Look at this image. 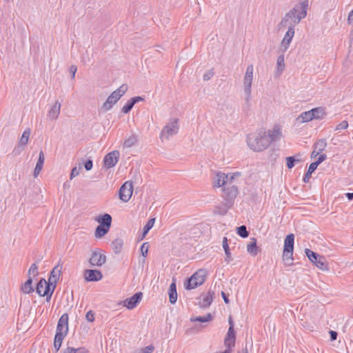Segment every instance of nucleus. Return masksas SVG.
Returning <instances> with one entry per match:
<instances>
[{"mask_svg":"<svg viewBox=\"0 0 353 353\" xmlns=\"http://www.w3.org/2000/svg\"><path fill=\"white\" fill-rule=\"evenodd\" d=\"M348 128V123L347 121H343L339 125H336L335 130H345Z\"/></svg>","mask_w":353,"mask_h":353,"instance_id":"a18cd8bd","label":"nucleus"},{"mask_svg":"<svg viewBox=\"0 0 353 353\" xmlns=\"http://www.w3.org/2000/svg\"><path fill=\"white\" fill-rule=\"evenodd\" d=\"M307 8L308 0H304L296 5L294 8L285 14L279 26L294 29V27L299 23L301 20L306 17Z\"/></svg>","mask_w":353,"mask_h":353,"instance_id":"7ed1b4c3","label":"nucleus"},{"mask_svg":"<svg viewBox=\"0 0 353 353\" xmlns=\"http://www.w3.org/2000/svg\"><path fill=\"white\" fill-rule=\"evenodd\" d=\"M96 221L102 227L105 226L108 228H110L112 223V216L109 214H104L103 215L99 216L96 219Z\"/></svg>","mask_w":353,"mask_h":353,"instance_id":"5701e85b","label":"nucleus"},{"mask_svg":"<svg viewBox=\"0 0 353 353\" xmlns=\"http://www.w3.org/2000/svg\"><path fill=\"white\" fill-rule=\"evenodd\" d=\"M228 183V174H225L222 172L216 173L214 181V185L216 187H221L227 186Z\"/></svg>","mask_w":353,"mask_h":353,"instance_id":"6ab92c4d","label":"nucleus"},{"mask_svg":"<svg viewBox=\"0 0 353 353\" xmlns=\"http://www.w3.org/2000/svg\"><path fill=\"white\" fill-rule=\"evenodd\" d=\"M134 103H132V100L130 99L128 100L126 103L123 105V107L121 109V111L125 113V114H127L133 108L134 106Z\"/></svg>","mask_w":353,"mask_h":353,"instance_id":"79ce46f5","label":"nucleus"},{"mask_svg":"<svg viewBox=\"0 0 353 353\" xmlns=\"http://www.w3.org/2000/svg\"><path fill=\"white\" fill-rule=\"evenodd\" d=\"M30 135V130L29 128L25 130L22 134V136L19 140L20 145H26L28 143L29 137Z\"/></svg>","mask_w":353,"mask_h":353,"instance_id":"f704fd0d","label":"nucleus"},{"mask_svg":"<svg viewBox=\"0 0 353 353\" xmlns=\"http://www.w3.org/2000/svg\"><path fill=\"white\" fill-rule=\"evenodd\" d=\"M178 119L170 120L162 129L160 134V139L162 142L164 140H169L170 137L176 134L179 131Z\"/></svg>","mask_w":353,"mask_h":353,"instance_id":"6e6552de","label":"nucleus"},{"mask_svg":"<svg viewBox=\"0 0 353 353\" xmlns=\"http://www.w3.org/2000/svg\"><path fill=\"white\" fill-rule=\"evenodd\" d=\"M247 251L252 256H256L260 252V248L257 246L256 239L255 238H251L250 241L247 245Z\"/></svg>","mask_w":353,"mask_h":353,"instance_id":"4be33fe9","label":"nucleus"},{"mask_svg":"<svg viewBox=\"0 0 353 353\" xmlns=\"http://www.w3.org/2000/svg\"><path fill=\"white\" fill-rule=\"evenodd\" d=\"M319 154H321L320 152H319L318 151H316V150L314 149V150L312 151V154H311V158H315Z\"/></svg>","mask_w":353,"mask_h":353,"instance_id":"052dcab7","label":"nucleus"},{"mask_svg":"<svg viewBox=\"0 0 353 353\" xmlns=\"http://www.w3.org/2000/svg\"><path fill=\"white\" fill-rule=\"evenodd\" d=\"M60 110L61 103L57 101L48 112V118L52 120L57 119L60 114Z\"/></svg>","mask_w":353,"mask_h":353,"instance_id":"412c9836","label":"nucleus"},{"mask_svg":"<svg viewBox=\"0 0 353 353\" xmlns=\"http://www.w3.org/2000/svg\"><path fill=\"white\" fill-rule=\"evenodd\" d=\"M149 249V243L148 242H145L141 246V252L144 258L147 256Z\"/></svg>","mask_w":353,"mask_h":353,"instance_id":"c03bdc74","label":"nucleus"},{"mask_svg":"<svg viewBox=\"0 0 353 353\" xmlns=\"http://www.w3.org/2000/svg\"><path fill=\"white\" fill-rule=\"evenodd\" d=\"M130 99L132 100V103H133L134 105L139 101H142L144 100V99L141 97H134Z\"/></svg>","mask_w":353,"mask_h":353,"instance_id":"4d7b16f0","label":"nucleus"},{"mask_svg":"<svg viewBox=\"0 0 353 353\" xmlns=\"http://www.w3.org/2000/svg\"><path fill=\"white\" fill-rule=\"evenodd\" d=\"M294 35V29L292 28H288L281 43V50L283 52H285L288 49Z\"/></svg>","mask_w":353,"mask_h":353,"instance_id":"dca6fc26","label":"nucleus"},{"mask_svg":"<svg viewBox=\"0 0 353 353\" xmlns=\"http://www.w3.org/2000/svg\"><path fill=\"white\" fill-rule=\"evenodd\" d=\"M300 161L299 159H296L294 157H288L286 158V165L288 169H292L294 166L295 162Z\"/></svg>","mask_w":353,"mask_h":353,"instance_id":"a19ab883","label":"nucleus"},{"mask_svg":"<svg viewBox=\"0 0 353 353\" xmlns=\"http://www.w3.org/2000/svg\"><path fill=\"white\" fill-rule=\"evenodd\" d=\"M44 161H45L44 153L42 150H41L39 152V159L37 160V162L34 170V177H37L39 174L41 170L43 168Z\"/></svg>","mask_w":353,"mask_h":353,"instance_id":"b1692460","label":"nucleus"},{"mask_svg":"<svg viewBox=\"0 0 353 353\" xmlns=\"http://www.w3.org/2000/svg\"><path fill=\"white\" fill-rule=\"evenodd\" d=\"M143 297V293L141 292H137L130 298L126 299L123 301V305L129 310L134 309L138 303H140Z\"/></svg>","mask_w":353,"mask_h":353,"instance_id":"2eb2a0df","label":"nucleus"},{"mask_svg":"<svg viewBox=\"0 0 353 353\" xmlns=\"http://www.w3.org/2000/svg\"><path fill=\"white\" fill-rule=\"evenodd\" d=\"M85 317L88 321L92 322L94 320V314L91 310H90L86 313Z\"/></svg>","mask_w":353,"mask_h":353,"instance_id":"09e8293b","label":"nucleus"},{"mask_svg":"<svg viewBox=\"0 0 353 353\" xmlns=\"http://www.w3.org/2000/svg\"><path fill=\"white\" fill-rule=\"evenodd\" d=\"M68 332V314L64 313L59 319L56 334L54 339V349L57 352L62 344L63 340Z\"/></svg>","mask_w":353,"mask_h":353,"instance_id":"20e7f679","label":"nucleus"},{"mask_svg":"<svg viewBox=\"0 0 353 353\" xmlns=\"http://www.w3.org/2000/svg\"><path fill=\"white\" fill-rule=\"evenodd\" d=\"M281 137V130L279 125H274L271 130L261 129L255 133L249 134L246 141L248 147L254 152L265 150L272 142L278 141Z\"/></svg>","mask_w":353,"mask_h":353,"instance_id":"f257e3e1","label":"nucleus"},{"mask_svg":"<svg viewBox=\"0 0 353 353\" xmlns=\"http://www.w3.org/2000/svg\"><path fill=\"white\" fill-rule=\"evenodd\" d=\"M277 69L280 72H283L285 67V62H284V55L281 54L280 55L277 59Z\"/></svg>","mask_w":353,"mask_h":353,"instance_id":"ea45409f","label":"nucleus"},{"mask_svg":"<svg viewBox=\"0 0 353 353\" xmlns=\"http://www.w3.org/2000/svg\"><path fill=\"white\" fill-rule=\"evenodd\" d=\"M119 159V152L114 150L107 154L103 159L104 167L106 169L114 167Z\"/></svg>","mask_w":353,"mask_h":353,"instance_id":"ddd939ff","label":"nucleus"},{"mask_svg":"<svg viewBox=\"0 0 353 353\" xmlns=\"http://www.w3.org/2000/svg\"><path fill=\"white\" fill-rule=\"evenodd\" d=\"M346 196L348 200L351 201L353 199V192H348L346 194Z\"/></svg>","mask_w":353,"mask_h":353,"instance_id":"680f3d73","label":"nucleus"},{"mask_svg":"<svg viewBox=\"0 0 353 353\" xmlns=\"http://www.w3.org/2000/svg\"><path fill=\"white\" fill-rule=\"evenodd\" d=\"M238 193L239 190L236 185H227L223 188L222 197L226 208L225 212L232 206Z\"/></svg>","mask_w":353,"mask_h":353,"instance_id":"0eeeda50","label":"nucleus"},{"mask_svg":"<svg viewBox=\"0 0 353 353\" xmlns=\"http://www.w3.org/2000/svg\"><path fill=\"white\" fill-rule=\"evenodd\" d=\"M127 90L128 85L126 84L121 85L108 97L107 100L102 105V109L104 111H108L112 109V106L121 99Z\"/></svg>","mask_w":353,"mask_h":353,"instance_id":"423d86ee","label":"nucleus"},{"mask_svg":"<svg viewBox=\"0 0 353 353\" xmlns=\"http://www.w3.org/2000/svg\"><path fill=\"white\" fill-rule=\"evenodd\" d=\"M109 230H110V228H108L105 226L102 227L101 225H99L97 227L96 230H95V237L96 238L103 237L105 234H106L108 232Z\"/></svg>","mask_w":353,"mask_h":353,"instance_id":"2f4dec72","label":"nucleus"},{"mask_svg":"<svg viewBox=\"0 0 353 353\" xmlns=\"http://www.w3.org/2000/svg\"><path fill=\"white\" fill-rule=\"evenodd\" d=\"M69 70H70V74H71V78H72V79H74V77H75V74H76L77 70V67L76 65H72L70 67Z\"/></svg>","mask_w":353,"mask_h":353,"instance_id":"603ef678","label":"nucleus"},{"mask_svg":"<svg viewBox=\"0 0 353 353\" xmlns=\"http://www.w3.org/2000/svg\"><path fill=\"white\" fill-rule=\"evenodd\" d=\"M327 158V155L325 154H320L318 157L317 160L312 163L318 167L319 164H321L323 161H324Z\"/></svg>","mask_w":353,"mask_h":353,"instance_id":"49530a36","label":"nucleus"},{"mask_svg":"<svg viewBox=\"0 0 353 353\" xmlns=\"http://www.w3.org/2000/svg\"><path fill=\"white\" fill-rule=\"evenodd\" d=\"M62 267L59 263L56 265L50 272V275L47 282L44 279H41L37 283L36 290L41 296H46V300L50 301L52 293L56 288V283L59 280Z\"/></svg>","mask_w":353,"mask_h":353,"instance_id":"f03ea898","label":"nucleus"},{"mask_svg":"<svg viewBox=\"0 0 353 353\" xmlns=\"http://www.w3.org/2000/svg\"><path fill=\"white\" fill-rule=\"evenodd\" d=\"M63 353H88V351L85 347H68L63 351Z\"/></svg>","mask_w":353,"mask_h":353,"instance_id":"c9c22d12","label":"nucleus"},{"mask_svg":"<svg viewBox=\"0 0 353 353\" xmlns=\"http://www.w3.org/2000/svg\"><path fill=\"white\" fill-rule=\"evenodd\" d=\"M213 75H214V72L212 71H208V72L204 74L203 80L208 81L212 77Z\"/></svg>","mask_w":353,"mask_h":353,"instance_id":"5fc2aeb1","label":"nucleus"},{"mask_svg":"<svg viewBox=\"0 0 353 353\" xmlns=\"http://www.w3.org/2000/svg\"><path fill=\"white\" fill-rule=\"evenodd\" d=\"M238 353H248V349L245 347V348H243L241 351L238 352Z\"/></svg>","mask_w":353,"mask_h":353,"instance_id":"e2e57ef3","label":"nucleus"},{"mask_svg":"<svg viewBox=\"0 0 353 353\" xmlns=\"http://www.w3.org/2000/svg\"><path fill=\"white\" fill-rule=\"evenodd\" d=\"M207 271L205 269H199L194 273L185 282V288L187 290H192L201 285L206 280Z\"/></svg>","mask_w":353,"mask_h":353,"instance_id":"39448f33","label":"nucleus"},{"mask_svg":"<svg viewBox=\"0 0 353 353\" xmlns=\"http://www.w3.org/2000/svg\"><path fill=\"white\" fill-rule=\"evenodd\" d=\"M236 233L242 238H246L249 236V232L245 225H241L236 228Z\"/></svg>","mask_w":353,"mask_h":353,"instance_id":"58836bf2","label":"nucleus"},{"mask_svg":"<svg viewBox=\"0 0 353 353\" xmlns=\"http://www.w3.org/2000/svg\"><path fill=\"white\" fill-rule=\"evenodd\" d=\"M228 174V185H234L232 184V181L234 179L235 176H239L240 174L239 172H236V174Z\"/></svg>","mask_w":353,"mask_h":353,"instance_id":"de8ad7c7","label":"nucleus"},{"mask_svg":"<svg viewBox=\"0 0 353 353\" xmlns=\"http://www.w3.org/2000/svg\"><path fill=\"white\" fill-rule=\"evenodd\" d=\"M221 295H222V297L224 300V302L228 304L229 303V299H228V296L226 295V294L223 292H221Z\"/></svg>","mask_w":353,"mask_h":353,"instance_id":"bf43d9fd","label":"nucleus"},{"mask_svg":"<svg viewBox=\"0 0 353 353\" xmlns=\"http://www.w3.org/2000/svg\"><path fill=\"white\" fill-rule=\"evenodd\" d=\"M229 324H230V326H232V328H234V323H233V321L232 319V317L230 316L229 318Z\"/></svg>","mask_w":353,"mask_h":353,"instance_id":"0e129e2a","label":"nucleus"},{"mask_svg":"<svg viewBox=\"0 0 353 353\" xmlns=\"http://www.w3.org/2000/svg\"><path fill=\"white\" fill-rule=\"evenodd\" d=\"M253 65H249L246 68L245 76L243 77V87L245 94V102L249 104L251 99V88L253 81Z\"/></svg>","mask_w":353,"mask_h":353,"instance_id":"1a4fd4ad","label":"nucleus"},{"mask_svg":"<svg viewBox=\"0 0 353 353\" xmlns=\"http://www.w3.org/2000/svg\"><path fill=\"white\" fill-rule=\"evenodd\" d=\"M154 346L150 345L145 347L143 349H142L143 353H152L154 350Z\"/></svg>","mask_w":353,"mask_h":353,"instance_id":"864d4df0","label":"nucleus"},{"mask_svg":"<svg viewBox=\"0 0 353 353\" xmlns=\"http://www.w3.org/2000/svg\"><path fill=\"white\" fill-rule=\"evenodd\" d=\"M145 237V236H143V233H142L141 235L139 236L138 240L139 241H142L143 239H144Z\"/></svg>","mask_w":353,"mask_h":353,"instance_id":"69168bd1","label":"nucleus"},{"mask_svg":"<svg viewBox=\"0 0 353 353\" xmlns=\"http://www.w3.org/2000/svg\"><path fill=\"white\" fill-rule=\"evenodd\" d=\"M327 146V142L325 139H319L314 145V148L319 152L321 153L325 150Z\"/></svg>","mask_w":353,"mask_h":353,"instance_id":"72a5a7b5","label":"nucleus"},{"mask_svg":"<svg viewBox=\"0 0 353 353\" xmlns=\"http://www.w3.org/2000/svg\"><path fill=\"white\" fill-rule=\"evenodd\" d=\"M168 294H169L170 302L172 304L175 303L177 300V292H176V285L175 281H173L170 285Z\"/></svg>","mask_w":353,"mask_h":353,"instance_id":"a878e982","label":"nucleus"},{"mask_svg":"<svg viewBox=\"0 0 353 353\" xmlns=\"http://www.w3.org/2000/svg\"><path fill=\"white\" fill-rule=\"evenodd\" d=\"M223 250L225 251V254L226 255V258H225V261L227 263H230L231 261V260H232V258H231V253L230 252L229 245H228V239H227V237H224L223 239Z\"/></svg>","mask_w":353,"mask_h":353,"instance_id":"7c9ffc66","label":"nucleus"},{"mask_svg":"<svg viewBox=\"0 0 353 353\" xmlns=\"http://www.w3.org/2000/svg\"><path fill=\"white\" fill-rule=\"evenodd\" d=\"M106 262V256L100 253L98 250H94L91 254L89 263L91 266L101 267Z\"/></svg>","mask_w":353,"mask_h":353,"instance_id":"4468645a","label":"nucleus"},{"mask_svg":"<svg viewBox=\"0 0 353 353\" xmlns=\"http://www.w3.org/2000/svg\"><path fill=\"white\" fill-rule=\"evenodd\" d=\"M305 252L309 260L318 268L323 271L328 270L327 261L323 256L307 248L305 249Z\"/></svg>","mask_w":353,"mask_h":353,"instance_id":"9d476101","label":"nucleus"},{"mask_svg":"<svg viewBox=\"0 0 353 353\" xmlns=\"http://www.w3.org/2000/svg\"><path fill=\"white\" fill-rule=\"evenodd\" d=\"M314 119V112L312 110L302 112L297 118L296 121L300 123H305Z\"/></svg>","mask_w":353,"mask_h":353,"instance_id":"393cba45","label":"nucleus"},{"mask_svg":"<svg viewBox=\"0 0 353 353\" xmlns=\"http://www.w3.org/2000/svg\"><path fill=\"white\" fill-rule=\"evenodd\" d=\"M316 168H317L316 165H314L312 163H310V165H309L308 170L303 179V181L305 183L309 182L312 174L316 170Z\"/></svg>","mask_w":353,"mask_h":353,"instance_id":"473e14b6","label":"nucleus"},{"mask_svg":"<svg viewBox=\"0 0 353 353\" xmlns=\"http://www.w3.org/2000/svg\"><path fill=\"white\" fill-rule=\"evenodd\" d=\"M214 292L210 289L207 294L203 295L202 302L200 303L201 306L203 307H209L214 299Z\"/></svg>","mask_w":353,"mask_h":353,"instance_id":"aec40b11","label":"nucleus"},{"mask_svg":"<svg viewBox=\"0 0 353 353\" xmlns=\"http://www.w3.org/2000/svg\"><path fill=\"white\" fill-rule=\"evenodd\" d=\"M21 290L25 294H30L34 292L32 279L31 276H28V280L21 285Z\"/></svg>","mask_w":353,"mask_h":353,"instance_id":"bb28decb","label":"nucleus"},{"mask_svg":"<svg viewBox=\"0 0 353 353\" xmlns=\"http://www.w3.org/2000/svg\"><path fill=\"white\" fill-rule=\"evenodd\" d=\"M347 22L349 24L353 25V10L349 13V15L347 17Z\"/></svg>","mask_w":353,"mask_h":353,"instance_id":"13d9d810","label":"nucleus"},{"mask_svg":"<svg viewBox=\"0 0 353 353\" xmlns=\"http://www.w3.org/2000/svg\"><path fill=\"white\" fill-rule=\"evenodd\" d=\"M81 168H77V167H74L72 169L71 174H70V179H73L74 177L78 176L79 174V170Z\"/></svg>","mask_w":353,"mask_h":353,"instance_id":"8fccbe9b","label":"nucleus"},{"mask_svg":"<svg viewBox=\"0 0 353 353\" xmlns=\"http://www.w3.org/2000/svg\"><path fill=\"white\" fill-rule=\"evenodd\" d=\"M235 343V332L232 326H230L226 336L224 340V344L226 349L231 350Z\"/></svg>","mask_w":353,"mask_h":353,"instance_id":"a211bd4d","label":"nucleus"},{"mask_svg":"<svg viewBox=\"0 0 353 353\" xmlns=\"http://www.w3.org/2000/svg\"><path fill=\"white\" fill-rule=\"evenodd\" d=\"M312 111L314 112V119H322L325 115L324 109L321 107L312 108Z\"/></svg>","mask_w":353,"mask_h":353,"instance_id":"e433bc0d","label":"nucleus"},{"mask_svg":"<svg viewBox=\"0 0 353 353\" xmlns=\"http://www.w3.org/2000/svg\"><path fill=\"white\" fill-rule=\"evenodd\" d=\"M294 236L293 234H288L284 240V247L283 250V260L288 261H293Z\"/></svg>","mask_w":353,"mask_h":353,"instance_id":"9b49d317","label":"nucleus"},{"mask_svg":"<svg viewBox=\"0 0 353 353\" xmlns=\"http://www.w3.org/2000/svg\"><path fill=\"white\" fill-rule=\"evenodd\" d=\"M154 222H155V219L154 218L150 219L148 221V223L145 224V225L143 228V232H143V236H145L147 235V234L148 233L150 230L153 227V225L154 224Z\"/></svg>","mask_w":353,"mask_h":353,"instance_id":"4c0bfd02","label":"nucleus"},{"mask_svg":"<svg viewBox=\"0 0 353 353\" xmlns=\"http://www.w3.org/2000/svg\"><path fill=\"white\" fill-rule=\"evenodd\" d=\"M123 239L117 238L112 243V250L115 254H119L121 252L123 248Z\"/></svg>","mask_w":353,"mask_h":353,"instance_id":"cd10ccee","label":"nucleus"},{"mask_svg":"<svg viewBox=\"0 0 353 353\" xmlns=\"http://www.w3.org/2000/svg\"><path fill=\"white\" fill-rule=\"evenodd\" d=\"M329 333H330V340L332 341H334L336 340L337 336H338V333L336 331L330 330L329 332Z\"/></svg>","mask_w":353,"mask_h":353,"instance_id":"6e6d98bb","label":"nucleus"},{"mask_svg":"<svg viewBox=\"0 0 353 353\" xmlns=\"http://www.w3.org/2000/svg\"><path fill=\"white\" fill-rule=\"evenodd\" d=\"M133 185L131 181L125 182L119 190V198L124 202H128L132 194Z\"/></svg>","mask_w":353,"mask_h":353,"instance_id":"f8f14e48","label":"nucleus"},{"mask_svg":"<svg viewBox=\"0 0 353 353\" xmlns=\"http://www.w3.org/2000/svg\"><path fill=\"white\" fill-rule=\"evenodd\" d=\"M84 276L88 281H98L102 279L103 274L98 270H86L84 272Z\"/></svg>","mask_w":353,"mask_h":353,"instance_id":"f3484780","label":"nucleus"},{"mask_svg":"<svg viewBox=\"0 0 353 353\" xmlns=\"http://www.w3.org/2000/svg\"><path fill=\"white\" fill-rule=\"evenodd\" d=\"M93 163L91 159L87 160L84 163V168L87 171L90 170L92 168Z\"/></svg>","mask_w":353,"mask_h":353,"instance_id":"3c124183","label":"nucleus"},{"mask_svg":"<svg viewBox=\"0 0 353 353\" xmlns=\"http://www.w3.org/2000/svg\"><path fill=\"white\" fill-rule=\"evenodd\" d=\"M137 136L135 134H132L128 138L125 139L123 146L125 148H131L137 142Z\"/></svg>","mask_w":353,"mask_h":353,"instance_id":"c756f323","label":"nucleus"},{"mask_svg":"<svg viewBox=\"0 0 353 353\" xmlns=\"http://www.w3.org/2000/svg\"><path fill=\"white\" fill-rule=\"evenodd\" d=\"M37 270H38L37 265L36 263L32 264V265L30 266V268L28 270V276H31V274H32L33 276H37L38 275Z\"/></svg>","mask_w":353,"mask_h":353,"instance_id":"37998d69","label":"nucleus"},{"mask_svg":"<svg viewBox=\"0 0 353 353\" xmlns=\"http://www.w3.org/2000/svg\"><path fill=\"white\" fill-rule=\"evenodd\" d=\"M212 315L210 313H208L205 316H192L191 317L190 321L192 322L206 323L212 321Z\"/></svg>","mask_w":353,"mask_h":353,"instance_id":"c85d7f7f","label":"nucleus"}]
</instances>
